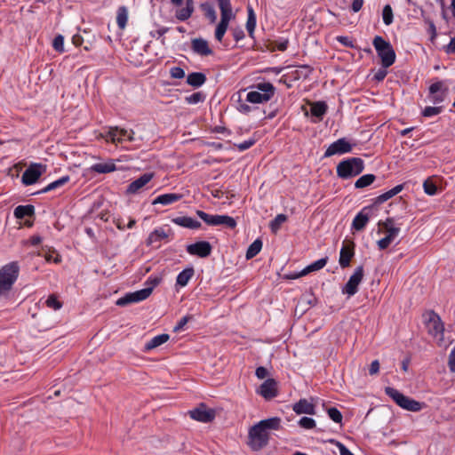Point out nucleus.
<instances>
[{"label":"nucleus","instance_id":"obj_1","mask_svg":"<svg viewBox=\"0 0 455 455\" xmlns=\"http://www.w3.org/2000/svg\"><path fill=\"white\" fill-rule=\"evenodd\" d=\"M364 170V162L360 157H349L339 163L337 175L342 180H348L359 175Z\"/></svg>","mask_w":455,"mask_h":455},{"label":"nucleus","instance_id":"obj_2","mask_svg":"<svg viewBox=\"0 0 455 455\" xmlns=\"http://www.w3.org/2000/svg\"><path fill=\"white\" fill-rule=\"evenodd\" d=\"M218 4L220 10V20L215 28L214 37L218 42L221 43L228 28L229 22L235 16L230 0H218Z\"/></svg>","mask_w":455,"mask_h":455},{"label":"nucleus","instance_id":"obj_3","mask_svg":"<svg viewBox=\"0 0 455 455\" xmlns=\"http://www.w3.org/2000/svg\"><path fill=\"white\" fill-rule=\"evenodd\" d=\"M372 44L377 52L378 56L381 60L383 68H389L395 61V52L391 44L380 36L373 38Z\"/></svg>","mask_w":455,"mask_h":455},{"label":"nucleus","instance_id":"obj_4","mask_svg":"<svg viewBox=\"0 0 455 455\" xmlns=\"http://www.w3.org/2000/svg\"><path fill=\"white\" fill-rule=\"evenodd\" d=\"M385 393L388 395L398 406L403 410L417 412L422 410L424 403L418 402L409 396L404 395L397 389L387 387Z\"/></svg>","mask_w":455,"mask_h":455},{"label":"nucleus","instance_id":"obj_5","mask_svg":"<svg viewBox=\"0 0 455 455\" xmlns=\"http://www.w3.org/2000/svg\"><path fill=\"white\" fill-rule=\"evenodd\" d=\"M20 272L17 261L10 262L0 269V294L10 291L16 282Z\"/></svg>","mask_w":455,"mask_h":455},{"label":"nucleus","instance_id":"obj_6","mask_svg":"<svg viewBox=\"0 0 455 455\" xmlns=\"http://www.w3.org/2000/svg\"><path fill=\"white\" fill-rule=\"evenodd\" d=\"M256 91H251L246 95V101L251 103H264L268 101L275 94V87L269 82L259 83L254 85Z\"/></svg>","mask_w":455,"mask_h":455},{"label":"nucleus","instance_id":"obj_7","mask_svg":"<svg viewBox=\"0 0 455 455\" xmlns=\"http://www.w3.org/2000/svg\"><path fill=\"white\" fill-rule=\"evenodd\" d=\"M249 445L254 451H259L268 443L269 435L259 423L249 430Z\"/></svg>","mask_w":455,"mask_h":455},{"label":"nucleus","instance_id":"obj_8","mask_svg":"<svg viewBox=\"0 0 455 455\" xmlns=\"http://www.w3.org/2000/svg\"><path fill=\"white\" fill-rule=\"evenodd\" d=\"M46 171V165L42 164H31L22 173L21 181L24 185L35 184Z\"/></svg>","mask_w":455,"mask_h":455},{"label":"nucleus","instance_id":"obj_9","mask_svg":"<svg viewBox=\"0 0 455 455\" xmlns=\"http://www.w3.org/2000/svg\"><path fill=\"white\" fill-rule=\"evenodd\" d=\"M363 267H357L353 275L349 277L347 283L342 288V292L348 297L354 296L358 291V286L363 278Z\"/></svg>","mask_w":455,"mask_h":455},{"label":"nucleus","instance_id":"obj_10","mask_svg":"<svg viewBox=\"0 0 455 455\" xmlns=\"http://www.w3.org/2000/svg\"><path fill=\"white\" fill-rule=\"evenodd\" d=\"M151 295L150 288H143L134 292L126 293L124 297L120 298L116 301L117 306H126L131 303H136L148 299Z\"/></svg>","mask_w":455,"mask_h":455},{"label":"nucleus","instance_id":"obj_11","mask_svg":"<svg viewBox=\"0 0 455 455\" xmlns=\"http://www.w3.org/2000/svg\"><path fill=\"white\" fill-rule=\"evenodd\" d=\"M190 417L203 423L212 422L216 416L213 409H208L205 404L201 403L197 408L189 411Z\"/></svg>","mask_w":455,"mask_h":455},{"label":"nucleus","instance_id":"obj_12","mask_svg":"<svg viewBox=\"0 0 455 455\" xmlns=\"http://www.w3.org/2000/svg\"><path fill=\"white\" fill-rule=\"evenodd\" d=\"M426 324L428 329L429 334L432 336L443 335L444 331L443 323L440 316L434 311L427 313L426 317Z\"/></svg>","mask_w":455,"mask_h":455},{"label":"nucleus","instance_id":"obj_13","mask_svg":"<svg viewBox=\"0 0 455 455\" xmlns=\"http://www.w3.org/2000/svg\"><path fill=\"white\" fill-rule=\"evenodd\" d=\"M352 150V145L345 139L341 138L331 143L324 152V157H330L334 155L349 153Z\"/></svg>","mask_w":455,"mask_h":455},{"label":"nucleus","instance_id":"obj_14","mask_svg":"<svg viewBox=\"0 0 455 455\" xmlns=\"http://www.w3.org/2000/svg\"><path fill=\"white\" fill-rule=\"evenodd\" d=\"M187 251L190 255L206 258L212 253V247L207 241H200L187 246Z\"/></svg>","mask_w":455,"mask_h":455},{"label":"nucleus","instance_id":"obj_15","mask_svg":"<svg viewBox=\"0 0 455 455\" xmlns=\"http://www.w3.org/2000/svg\"><path fill=\"white\" fill-rule=\"evenodd\" d=\"M258 394H259L266 400L275 398L277 394V382L274 379H266L259 387Z\"/></svg>","mask_w":455,"mask_h":455},{"label":"nucleus","instance_id":"obj_16","mask_svg":"<svg viewBox=\"0 0 455 455\" xmlns=\"http://www.w3.org/2000/svg\"><path fill=\"white\" fill-rule=\"evenodd\" d=\"M355 255V243L349 242L344 243L339 251V263L342 268L347 267L350 265V261Z\"/></svg>","mask_w":455,"mask_h":455},{"label":"nucleus","instance_id":"obj_17","mask_svg":"<svg viewBox=\"0 0 455 455\" xmlns=\"http://www.w3.org/2000/svg\"><path fill=\"white\" fill-rule=\"evenodd\" d=\"M154 177L152 172H146L127 187L126 194H136L143 188Z\"/></svg>","mask_w":455,"mask_h":455},{"label":"nucleus","instance_id":"obj_18","mask_svg":"<svg viewBox=\"0 0 455 455\" xmlns=\"http://www.w3.org/2000/svg\"><path fill=\"white\" fill-rule=\"evenodd\" d=\"M191 48L193 52L201 56H209L212 54L208 42L203 38H195L191 41Z\"/></svg>","mask_w":455,"mask_h":455},{"label":"nucleus","instance_id":"obj_19","mask_svg":"<svg viewBox=\"0 0 455 455\" xmlns=\"http://www.w3.org/2000/svg\"><path fill=\"white\" fill-rule=\"evenodd\" d=\"M292 410L296 414L314 415L315 413V405L305 398L300 399L299 402L294 403Z\"/></svg>","mask_w":455,"mask_h":455},{"label":"nucleus","instance_id":"obj_20","mask_svg":"<svg viewBox=\"0 0 455 455\" xmlns=\"http://www.w3.org/2000/svg\"><path fill=\"white\" fill-rule=\"evenodd\" d=\"M370 220L369 209L364 207L356 214L352 222V228L356 231L363 230Z\"/></svg>","mask_w":455,"mask_h":455},{"label":"nucleus","instance_id":"obj_21","mask_svg":"<svg viewBox=\"0 0 455 455\" xmlns=\"http://www.w3.org/2000/svg\"><path fill=\"white\" fill-rule=\"evenodd\" d=\"M327 261H328V257H324L320 259H317L316 261L309 264L307 267H306L300 272L293 275L291 276V278H299V277L304 276L311 272L320 270L327 264Z\"/></svg>","mask_w":455,"mask_h":455},{"label":"nucleus","instance_id":"obj_22","mask_svg":"<svg viewBox=\"0 0 455 455\" xmlns=\"http://www.w3.org/2000/svg\"><path fill=\"white\" fill-rule=\"evenodd\" d=\"M172 222L186 228L198 229L201 228V222L188 216L176 217L172 220Z\"/></svg>","mask_w":455,"mask_h":455},{"label":"nucleus","instance_id":"obj_23","mask_svg":"<svg viewBox=\"0 0 455 455\" xmlns=\"http://www.w3.org/2000/svg\"><path fill=\"white\" fill-rule=\"evenodd\" d=\"M182 198L181 194L177 193H169V194H163L158 196H156L153 201L152 204H163V205H170L178 201H180Z\"/></svg>","mask_w":455,"mask_h":455},{"label":"nucleus","instance_id":"obj_24","mask_svg":"<svg viewBox=\"0 0 455 455\" xmlns=\"http://www.w3.org/2000/svg\"><path fill=\"white\" fill-rule=\"evenodd\" d=\"M91 171L97 173H109L116 170L114 160L108 159L104 163H97L91 166Z\"/></svg>","mask_w":455,"mask_h":455},{"label":"nucleus","instance_id":"obj_25","mask_svg":"<svg viewBox=\"0 0 455 455\" xmlns=\"http://www.w3.org/2000/svg\"><path fill=\"white\" fill-rule=\"evenodd\" d=\"M194 12V1L193 0H186V6L184 8H180L176 10L175 17L177 20L180 21H185L188 20Z\"/></svg>","mask_w":455,"mask_h":455},{"label":"nucleus","instance_id":"obj_26","mask_svg":"<svg viewBox=\"0 0 455 455\" xmlns=\"http://www.w3.org/2000/svg\"><path fill=\"white\" fill-rule=\"evenodd\" d=\"M205 74L202 72H192L187 76V84L194 88H199L206 82Z\"/></svg>","mask_w":455,"mask_h":455},{"label":"nucleus","instance_id":"obj_27","mask_svg":"<svg viewBox=\"0 0 455 455\" xmlns=\"http://www.w3.org/2000/svg\"><path fill=\"white\" fill-rule=\"evenodd\" d=\"M128 134V131L125 129H120L118 127H111L107 132V139L112 142H123L125 140V136Z\"/></svg>","mask_w":455,"mask_h":455},{"label":"nucleus","instance_id":"obj_28","mask_svg":"<svg viewBox=\"0 0 455 455\" xmlns=\"http://www.w3.org/2000/svg\"><path fill=\"white\" fill-rule=\"evenodd\" d=\"M399 232L400 228H389V230L387 231V235L378 241L379 249H387L390 245V243L395 240V238L398 235Z\"/></svg>","mask_w":455,"mask_h":455},{"label":"nucleus","instance_id":"obj_29","mask_svg":"<svg viewBox=\"0 0 455 455\" xmlns=\"http://www.w3.org/2000/svg\"><path fill=\"white\" fill-rule=\"evenodd\" d=\"M169 339H170V336H169V334H166V333H163V334L155 336L148 342H147L145 344L144 350L150 351V350L163 345L164 343L167 342L169 340Z\"/></svg>","mask_w":455,"mask_h":455},{"label":"nucleus","instance_id":"obj_30","mask_svg":"<svg viewBox=\"0 0 455 455\" xmlns=\"http://www.w3.org/2000/svg\"><path fill=\"white\" fill-rule=\"evenodd\" d=\"M403 189V185L399 184L393 188L392 189L379 195L375 198V204H380L394 197L397 194H399Z\"/></svg>","mask_w":455,"mask_h":455},{"label":"nucleus","instance_id":"obj_31","mask_svg":"<svg viewBox=\"0 0 455 455\" xmlns=\"http://www.w3.org/2000/svg\"><path fill=\"white\" fill-rule=\"evenodd\" d=\"M194 274L195 270L193 267L185 268L180 273H179L176 279V284L180 287L186 286L189 280L194 276Z\"/></svg>","mask_w":455,"mask_h":455},{"label":"nucleus","instance_id":"obj_32","mask_svg":"<svg viewBox=\"0 0 455 455\" xmlns=\"http://www.w3.org/2000/svg\"><path fill=\"white\" fill-rule=\"evenodd\" d=\"M247 21H246V29L249 34V36L254 37V31L256 28V14L251 6L247 7Z\"/></svg>","mask_w":455,"mask_h":455},{"label":"nucleus","instance_id":"obj_33","mask_svg":"<svg viewBox=\"0 0 455 455\" xmlns=\"http://www.w3.org/2000/svg\"><path fill=\"white\" fill-rule=\"evenodd\" d=\"M168 237V234L163 228H159L151 232L148 237L147 244L153 245Z\"/></svg>","mask_w":455,"mask_h":455},{"label":"nucleus","instance_id":"obj_34","mask_svg":"<svg viewBox=\"0 0 455 455\" xmlns=\"http://www.w3.org/2000/svg\"><path fill=\"white\" fill-rule=\"evenodd\" d=\"M35 214V207L31 204L19 205L14 209V216L17 219L32 217Z\"/></svg>","mask_w":455,"mask_h":455},{"label":"nucleus","instance_id":"obj_35","mask_svg":"<svg viewBox=\"0 0 455 455\" xmlns=\"http://www.w3.org/2000/svg\"><path fill=\"white\" fill-rule=\"evenodd\" d=\"M128 8L124 5L119 6L116 12V24L120 29H124L128 21Z\"/></svg>","mask_w":455,"mask_h":455},{"label":"nucleus","instance_id":"obj_36","mask_svg":"<svg viewBox=\"0 0 455 455\" xmlns=\"http://www.w3.org/2000/svg\"><path fill=\"white\" fill-rule=\"evenodd\" d=\"M259 424L267 432H268V430H278L281 427V419L278 417L269 418L260 420Z\"/></svg>","mask_w":455,"mask_h":455},{"label":"nucleus","instance_id":"obj_37","mask_svg":"<svg viewBox=\"0 0 455 455\" xmlns=\"http://www.w3.org/2000/svg\"><path fill=\"white\" fill-rule=\"evenodd\" d=\"M327 108V104L324 101H316L312 104L310 111L312 116L322 119L325 115Z\"/></svg>","mask_w":455,"mask_h":455},{"label":"nucleus","instance_id":"obj_38","mask_svg":"<svg viewBox=\"0 0 455 455\" xmlns=\"http://www.w3.org/2000/svg\"><path fill=\"white\" fill-rule=\"evenodd\" d=\"M69 180H70L69 176H68V175L63 176V177L60 178L57 180L51 182L50 184H48L45 188H44L43 189H41L37 193L38 194H44V193H47L49 191L54 190V189L58 188H60V187L64 186L66 183H68L69 181Z\"/></svg>","mask_w":455,"mask_h":455},{"label":"nucleus","instance_id":"obj_39","mask_svg":"<svg viewBox=\"0 0 455 455\" xmlns=\"http://www.w3.org/2000/svg\"><path fill=\"white\" fill-rule=\"evenodd\" d=\"M201 9L204 13L205 18L211 24H213L217 20V13L212 4L210 3H204L201 4Z\"/></svg>","mask_w":455,"mask_h":455},{"label":"nucleus","instance_id":"obj_40","mask_svg":"<svg viewBox=\"0 0 455 455\" xmlns=\"http://www.w3.org/2000/svg\"><path fill=\"white\" fill-rule=\"evenodd\" d=\"M262 249V242L259 239H256L247 249L245 257L247 259L254 258Z\"/></svg>","mask_w":455,"mask_h":455},{"label":"nucleus","instance_id":"obj_41","mask_svg":"<svg viewBox=\"0 0 455 455\" xmlns=\"http://www.w3.org/2000/svg\"><path fill=\"white\" fill-rule=\"evenodd\" d=\"M375 180L376 176L374 174H364L355 181V187L356 188H364L371 185Z\"/></svg>","mask_w":455,"mask_h":455},{"label":"nucleus","instance_id":"obj_42","mask_svg":"<svg viewBox=\"0 0 455 455\" xmlns=\"http://www.w3.org/2000/svg\"><path fill=\"white\" fill-rule=\"evenodd\" d=\"M287 220L285 214L280 213L275 216L274 220L270 221L269 228L273 233H277L283 223Z\"/></svg>","mask_w":455,"mask_h":455},{"label":"nucleus","instance_id":"obj_43","mask_svg":"<svg viewBox=\"0 0 455 455\" xmlns=\"http://www.w3.org/2000/svg\"><path fill=\"white\" fill-rule=\"evenodd\" d=\"M223 225L228 228L234 229L236 227V221L233 217L228 215H218L217 226Z\"/></svg>","mask_w":455,"mask_h":455},{"label":"nucleus","instance_id":"obj_44","mask_svg":"<svg viewBox=\"0 0 455 455\" xmlns=\"http://www.w3.org/2000/svg\"><path fill=\"white\" fill-rule=\"evenodd\" d=\"M197 216L204 220L209 226H217V217L218 215H211L206 213L204 211L198 210L196 211Z\"/></svg>","mask_w":455,"mask_h":455},{"label":"nucleus","instance_id":"obj_45","mask_svg":"<svg viewBox=\"0 0 455 455\" xmlns=\"http://www.w3.org/2000/svg\"><path fill=\"white\" fill-rule=\"evenodd\" d=\"M382 19L385 25L389 26L393 23L394 14L392 7L389 4H386L382 10Z\"/></svg>","mask_w":455,"mask_h":455},{"label":"nucleus","instance_id":"obj_46","mask_svg":"<svg viewBox=\"0 0 455 455\" xmlns=\"http://www.w3.org/2000/svg\"><path fill=\"white\" fill-rule=\"evenodd\" d=\"M205 94L202 92H196L185 98V100L188 104H197L205 100Z\"/></svg>","mask_w":455,"mask_h":455},{"label":"nucleus","instance_id":"obj_47","mask_svg":"<svg viewBox=\"0 0 455 455\" xmlns=\"http://www.w3.org/2000/svg\"><path fill=\"white\" fill-rule=\"evenodd\" d=\"M423 188L424 192L428 196H435L437 193V187L430 179L424 181Z\"/></svg>","mask_w":455,"mask_h":455},{"label":"nucleus","instance_id":"obj_48","mask_svg":"<svg viewBox=\"0 0 455 455\" xmlns=\"http://www.w3.org/2000/svg\"><path fill=\"white\" fill-rule=\"evenodd\" d=\"M327 414L335 423H341L343 417L341 412L336 407L329 408L327 410Z\"/></svg>","mask_w":455,"mask_h":455},{"label":"nucleus","instance_id":"obj_49","mask_svg":"<svg viewBox=\"0 0 455 455\" xmlns=\"http://www.w3.org/2000/svg\"><path fill=\"white\" fill-rule=\"evenodd\" d=\"M256 141H257L256 139L254 137H251L243 142L235 143V147L240 152H243V151H245V150L249 149L250 148H251L256 143Z\"/></svg>","mask_w":455,"mask_h":455},{"label":"nucleus","instance_id":"obj_50","mask_svg":"<svg viewBox=\"0 0 455 455\" xmlns=\"http://www.w3.org/2000/svg\"><path fill=\"white\" fill-rule=\"evenodd\" d=\"M52 47L56 52H64V36L61 35L56 36L52 42Z\"/></svg>","mask_w":455,"mask_h":455},{"label":"nucleus","instance_id":"obj_51","mask_svg":"<svg viewBox=\"0 0 455 455\" xmlns=\"http://www.w3.org/2000/svg\"><path fill=\"white\" fill-rule=\"evenodd\" d=\"M45 304L48 307L54 310H58L62 307L61 302L59 301L54 295H50L45 300Z\"/></svg>","mask_w":455,"mask_h":455},{"label":"nucleus","instance_id":"obj_52","mask_svg":"<svg viewBox=\"0 0 455 455\" xmlns=\"http://www.w3.org/2000/svg\"><path fill=\"white\" fill-rule=\"evenodd\" d=\"M299 425L302 428L312 429L315 427V421L312 418L302 417L299 421Z\"/></svg>","mask_w":455,"mask_h":455},{"label":"nucleus","instance_id":"obj_53","mask_svg":"<svg viewBox=\"0 0 455 455\" xmlns=\"http://www.w3.org/2000/svg\"><path fill=\"white\" fill-rule=\"evenodd\" d=\"M230 31L235 42L243 40L245 36L242 27H233L231 28Z\"/></svg>","mask_w":455,"mask_h":455},{"label":"nucleus","instance_id":"obj_54","mask_svg":"<svg viewBox=\"0 0 455 455\" xmlns=\"http://www.w3.org/2000/svg\"><path fill=\"white\" fill-rule=\"evenodd\" d=\"M442 112V107H427L422 112V115L426 117H431L437 116Z\"/></svg>","mask_w":455,"mask_h":455},{"label":"nucleus","instance_id":"obj_55","mask_svg":"<svg viewBox=\"0 0 455 455\" xmlns=\"http://www.w3.org/2000/svg\"><path fill=\"white\" fill-rule=\"evenodd\" d=\"M162 278L160 276H149L148 280L145 283L146 287L145 288H150L151 292L153 290L161 283Z\"/></svg>","mask_w":455,"mask_h":455},{"label":"nucleus","instance_id":"obj_56","mask_svg":"<svg viewBox=\"0 0 455 455\" xmlns=\"http://www.w3.org/2000/svg\"><path fill=\"white\" fill-rule=\"evenodd\" d=\"M170 75L171 77L176 78V79H181L185 77V71L180 67H172L170 69Z\"/></svg>","mask_w":455,"mask_h":455},{"label":"nucleus","instance_id":"obj_57","mask_svg":"<svg viewBox=\"0 0 455 455\" xmlns=\"http://www.w3.org/2000/svg\"><path fill=\"white\" fill-rule=\"evenodd\" d=\"M443 83L441 81L432 84L429 87L430 95H435L436 93L444 92L443 91Z\"/></svg>","mask_w":455,"mask_h":455},{"label":"nucleus","instance_id":"obj_58","mask_svg":"<svg viewBox=\"0 0 455 455\" xmlns=\"http://www.w3.org/2000/svg\"><path fill=\"white\" fill-rule=\"evenodd\" d=\"M337 41L339 43H340L341 44H343L344 46H347V47H350V48H354V43H353V40L348 37V36H337Z\"/></svg>","mask_w":455,"mask_h":455},{"label":"nucleus","instance_id":"obj_59","mask_svg":"<svg viewBox=\"0 0 455 455\" xmlns=\"http://www.w3.org/2000/svg\"><path fill=\"white\" fill-rule=\"evenodd\" d=\"M192 318L191 315H185L178 322V323L175 325L173 331L175 332L180 331L183 329V327L188 323V321Z\"/></svg>","mask_w":455,"mask_h":455},{"label":"nucleus","instance_id":"obj_60","mask_svg":"<svg viewBox=\"0 0 455 455\" xmlns=\"http://www.w3.org/2000/svg\"><path fill=\"white\" fill-rule=\"evenodd\" d=\"M169 31V28L167 27H162V28H159L158 29L156 30H154V31H151L150 32V36L152 37H155V38H161L163 37V36L167 33Z\"/></svg>","mask_w":455,"mask_h":455},{"label":"nucleus","instance_id":"obj_61","mask_svg":"<svg viewBox=\"0 0 455 455\" xmlns=\"http://www.w3.org/2000/svg\"><path fill=\"white\" fill-rule=\"evenodd\" d=\"M267 370L263 366H259L256 369L255 375L258 379H263L267 376Z\"/></svg>","mask_w":455,"mask_h":455},{"label":"nucleus","instance_id":"obj_62","mask_svg":"<svg viewBox=\"0 0 455 455\" xmlns=\"http://www.w3.org/2000/svg\"><path fill=\"white\" fill-rule=\"evenodd\" d=\"M387 68H379L374 75V79L378 82L384 80L387 72L386 70Z\"/></svg>","mask_w":455,"mask_h":455},{"label":"nucleus","instance_id":"obj_63","mask_svg":"<svg viewBox=\"0 0 455 455\" xmlns=\"http://www.w3.org/2000/svg\"><path fill=\"white\" fill-rule=\"evenodd\" d=\"M449 368L451 371L455 372V347L451 350L449 356Z\"/></svg>","mask_w":455,"mask_h":455},{"label":"nucleus","instance_id":"obj_64","mask_svg":"<svg viewBox=\"0 0 455 455\" xmlns=\"http://www.w3.org/2000/svg\"><path fill=\"white\" fill-rule=\"evenodd\" d=\"M445 52L447 53H454L455 54V36L452 37L449 43V44H447L445 46Z\"/></svg>","mask_w":455,"mask_h":455}]
</instances>
